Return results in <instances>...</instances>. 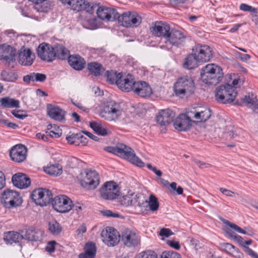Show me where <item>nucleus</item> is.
<instances>
[{
	"label": "nucleus",
	"mask_w": 258,
	"mask_h": 258,
	"mask_svg": "<svg viewBox=\"0 0 258 258\" xmlns=\"http://www.w3.org/2000/svg\"><path fill=\"white\" fill-rule=\"evenodd\" d=\"M69 3L72 10L77 12L85 11L90 14H93L97 8L96 4H90L85 0H72Z\"/></svg>",
	"instance_id": "4468645a"
},
{
	"label": "nucleus",
	"mask_w": 258,
	"mask_h": 258,
	"mask_svg": "<svg viewBox=\"0 0 258 258\" xmlns=\"http://www.w3.org/2000/svg\"><path fill=\"white\" fill-rule=\"evenodd\" d=\"M237 95L236 88L230 84H225L218 87L216 90L215 98L218 102L223 104L233 102Z\"/></svg>",
	"instance_id": "7ed1b4c3"
},
{
	"label": "nucleus",
	"mask_w": 258,
	"mask_h": 258,
	"mask_svg": "<svg viewBox=\"0 0 258 258\" xmlns=\"http://www.w3.org/2000/svg\"><path fill=\"white\" fill-rule=\"evenodd\" d=\"M225 79L227 81L226 84H230L232 87L236 89L240 80L238 76L235 74H228L225 76Z\"/></svg>",
	"instance_id": "de8ad7c7"
},
{
	"label": "nucleus",
	"mask_w": 258,
	"mask_h": 258,
	"mask_svg": "<svg viewBox=\"0 0 258 258\" xmlns=\"http://www.w3.org/2000/svg\"><path fill=\"white\" fill-rule=\"evenodd\" d=\"M142 194L140 193H127L126 195L120 197V204L125 207L133 206L135 209H139Z\"/></svg>",
	"instance_id": "dca6fc26"
},
{
	"label": "nucleus",
	"mask_w": 258,
	"mask_h": 258,
	"mask_svg": "<svg viewBox=\"0 0 258 258\" xmlns=\"http://www.w3.org/2000/svg\"><path fill=\"white\" fill-rule=\"evenodd\" d=\"M194 161L201 168H208L212 166V165L209 163L202 162L197 159H194Z\"/></svg>",
	"instance_id": "680f3d73"
},
{
	"label": "nucleus",
	"mask_w": 258,
	"mask_h": 258,
	"mask_svg": "<svg viewBox=\"0 0 258 258\" xmlns=\"http://www.w3.org/2000/svg\"><path fill=\"white\" fill-rule=\"evenodd\" d=\"M78 136V134H73L67 137L66 139L70 144H75L77 145V143H78L77 141Z\"/></svg>",
	"instance_id": "4d7b16f0"
},
{
	"label": "nucleus",
	"mask_w": 258,
	"mask_h": 258,
	"mask_svg": "<svg viewBox=\"0 0 258 258\" xmlns=\"http://www.w3.org/2000/svg\"><path fill=\"white\" fill-rule=\"evenodd\" d=\"M23 239V235L15 231H9L6 233L4 236V240L7 244H12L20 242Z\"/></svg>",
	"instance_id": "c9c22d12"
},
{
	"label": "nucleus",
	"mask_w": 258,
	"mask_h": 258,
	"mask_svg": "<svg viewBox=\"0 0 258 258\" xmlns=\"http://www.w3.org/2000/svg\"><path fill=\"white\" fill-rule=\"evenodd\" d=\"M256 100V97L254 96L253 94H251V96L249 94L248 96L246 95L244 98H242L241 102H238L237 101L235 102V104L238 105H242V103L245 104L246 105L251 107L255 103V100Z\"/></svg>",
	"instance_id": "49530a36"
},
{
	"label": "nucleus",
	"mask_w": 258,
	"mask_h": 258,
	"mask_svg": "<svg viewBox=\"0 0 258 258\" xmlns=\"http://www.w3.org/2000/svg\"><path fill=\"white\" fill-rule=\"evenodd\" d=\"M37 53L41 59L48 62L52 61L55 59L53 46L45 43H42L38 46Z\"/></svg>",
	"instance_id": "a211bd4d"
},
{
	"label": "nucleus",
	"mask_w": 258,
	"mask_h": 258,
	"mask_svg": "<svg viewBox=\"0 0 258 258\" xmlns=\"http://www.w3.org/2000/svg\"><path fill=\"white\" fill-rule=\"evenodd\" d=\"M239 9L240 10L244 12H250L255 14L257 13V9L245 4H241L240 5Z\"/></svg>",
	"instance_id": "3c124183"
},
{
	"label": "nucleus",
	"mask_w": 258,
	"mask_h": 258,
	"mask_svg": "<svg viewBox=\"0 0 258 258\" xmlns=\"http://www.w3.org/2000/svg\"><path fill=\"white\" fill-rule=\"evenodd\" d=\"M166 41L172 45L180 46L183 45L185 42V36L183 33L176 29H172L166 36Z\"/></svg>",
	"instance_id": "6ab92c4d"
},
{
	"label": "nucleus",
	"mask_w": 258,
	"mask_h": 258,
	"mask_svg": "<svg viewBox=\"0 0 258 258\" xmlns=\"http://www.w3.org/2000/svg\"><path fill=\"white\" fill-rule=\"evenodd\" d=\"M198 62H200L198 60L196 55L192 51V53L185 58L183 64V68L188 70L194 69L198 67Z\"/></svg>",
	"instance_id": "e433bc0d"
},
{
	"label": "nucleus",
	"mask_w": 258,
	"mask_h": 258,
	"mask_svg": "<svg viewBox=\"0 0 258 258\" xmlns=\"http://www.w3.org/2000/svg\"><path fill=\"white\" fill-rule=\"evenodd\" d=\"M167 243L170 247H171L176 250L179 249L180 247V244L178 241H175L174 240H168L167 241Z\"/></svg>",
	"instance_id": "0e129e2a"
},
{
	"label": "nucleus",
	"mask_w": 258,
	"mask_h": 258,
	"mask_svg": "<svg viewBox=\"0 0 258 258\" xmlns=\"http://www.w3.org/2000/svg\"><path fill=\"white\" fill-rule=\"evenodd\" d=\"M46 134L47 136L58 138L61 136L62 131L57 125L49 124L47 126V131H46Z\"/></svg>",
	"instance_id": "a19ab883"
},
{
	"label": "nucleus",
	"mask_w": 258,
	"mask_h": 258,
	"mask_svg": "<svg viewBox=\"0 0 258 258\" xmlns=\"http://www.w3.org/2000/svg\"><path fill=\"white\" fill-rule=\"evenodd\" d=\"M33 82H44L46 79V76L45 74L38 73H33Z\"/></svg>",
	"instance_id": "5fc2aeb1"
},
{
	"label": "nucleus",
	"mask_w": 258,
	"mask_h": 258,
	"mask_svg": "<svg viewBox=\"0 0 258 258\" xmlns=\"http://www.w3.org/2000/svg\"><path fill=\"white\" fill-rule=\"evenodd\" d=\"M53 54H55V58L64 60L70 55V51L62 44H55L53 46Z\"/></svg>",
	"instance_id": "473e14b6"
},
{
	"label": "nucleus",
	"mask_w": 258,
	"mask_h": 258,
	"mask_svg": "<svg viewBox=\"0 0 258 258\" xmlns=\"http://www.w3.org/2000/svg\"><path fill=\"white\" fill-rule=\"evenodd\" d=\"M48 230L54 235H58L61 231L62 227L56 221H52L48 223Z\"/></svg>",
	"instance_id": "c03bdc74"
},
{
	"label": "nucleus",
	"mask_w": 258,
	"mask_h": 258,
	"mask_svg": "<svg viewBox=\"0 0 258 258\" xmlns=\"http://www.w3.org/2000/svg\"><path fill=\"white\" fill-rule=\"evenodd\" d=\"M85 252L79 254V258H94L96 254V247L92 242H88L85 246Z\"/></svg>",
	"instance_id": "f704fd0d"
},
{
	"label": "nucleus",
	"mask_w": 258,
	"mask_h": 258,
	"mask_svg": "<svg viewBox=\"0 0 258 258\" xmlns=\"http://www.w3.org/2000/svg\"><path fill=\"white\" fill-rule=\"evenodd\" d=\"M103 242L108 246H114L118 244L120 236L118 232L114 228L108 227L102 230L101 233Z\"/></svg>",
	"instance_id": "f8f14e48"
},
{
	"label": "nucleus",
	"mask_w": 258,
	"mask_h": 258,
	"mask_svg": "<svg viewBox=\"0 0 258 258\" xmlns=\"http://www.w3.org/2000/svg\"><path fill=\"white\" fill-rule=\"evenodd\" d=\"M122 113V109L119 104L114 101L107 102L103 110L100 112V116L108 121L116 120Z\"/></svg>",
	"instance_id": "423d86ee"
},
{
	"label": "nucleus",
	"mask_w": 258,
	"mask_h": 258,
	"mask_svg": "<svg viewBox=\"0 0 258 258\" xmlns=\"http://www.w3.org/2000/svg\"><path fill=\"white\" fill-rule=\"evenodd\" d=\"M48 115L52 119L61 121L64 119L65 112L61 108L52 104H48L47 106Z\"/></svg>",
	"instance_id": "7c9ffc66"
},
{
	"label": "nucleus",
	"mask_w": 258,
	"mask_h": 258,
	"mask_svg": "<svg viewBox=\"0 0 258 258\" xmlns=\"http://www.w3.org/2000/svg\"><path fill=\"white\" fill-rule=\"evenodd\" d=\"M84 207L82 204L77 203L76 204H73L72 209L74 211H76L78 214H79Z\"/></svg>",
	"instance_id": "e2e57ef3"
},
{
	"label": "nucleus",
	"mask_w": 258,
	"mask_h": 258,
	"mask_svg": "<svg viewBox=\"0 0 258 258\" xmlns=\"http://www.w3.org/2000/svg\"><path fill=\"white\" fill-rule=\"evenodd\" d=\"M159 234L160 236L168 237L169 236L173 235V233L170 229L163 228L160 230Z\"/></svg>",
	"instance_id": "052dcab7"
},
{
	"label": "nucleus",
	"mask_w": 258,
	"mask_h": 258,
	"mask_svg": "<svg viewBox=\"0 0 258 258\" xmlns=\"http://www.w3.org/2000/svg\"><path fill=\"white\" fill-rule=\"evenodd\" d=\"M51 202L54 210L58 212L66 213L72 209V201L65 195L55 196Z\"/></svg>",
	"instance_id": "1a4fd4ad"
},
{
	"label": "nucleus",
	"mask_w": 258,
	"mask_h": 258,
	"mask_svg": "<svg viewBox=\"0 0 258 258\" xmlns=\"http://www.w3.org/2000/svg\"><path fill=\"white\" fill-rule=\"evenodd\" d=\"M190 114H180L173 122L174 128L179 131H186L189 130L194 122L190 118Z\"/></svg>",
	"instance_id": "2eb2a0df"
},
{
	"label": "nucleus",
	"mask_w": 258,
	"mask_h": 258,
	"mask_svg": "<svg viewBox=\"0 0 258 258\" xmlns=\"http://www.w3.org/2000/svg\"><path fill=\"white\" fill-rule=\"evenodd\" d=\"M12 182L14 186L20 189L27 188L31 183L29 177L26 174L21 172L17 173L13 175Z\"/></svg>",
	"instance_id": "a878e982"
},
{
	"label": "nucleus",
	"mask_w": 258,
	"mask_h": 258,
	"mask_svg": "<svg viewBox=\"0 0 258 258\" xmlns=\"http://www.w3.org/2000/svg\"><path fill=\"white\" fill-rule=\"evenodd\" d=\"M87 69L92 74L96 77L101 75L105 71L101 64L95 61L88 63Z\"/></svg>",
	"instance_id": "4c0bfd02"
},
{
	"label": "nucleus",
	"mask_w": 258,
	"mask_h": 258,
	"mask_svg": "<svg viewBox=\"0 0 258 258\" xmlns=\"http://www.w3.org/2000/svg\"><path fill=\"white\" fill-rule=\"evenodd\" d=\"M219 190L223 195L227 197H232L233 195L234 194V192L232 191L223 187L220 188Z\"/></svg>",
	"instance_id": "774afa93"
},
{
	"label": "nucleus",
	"mask_w": 258,
	"mask_h": 258,
	"mask_svg": "<svg viewBox=\"0 0 258 258\" xmlns=\"http://www.w3.org/2000/svg\"><path fill=\"white\" fill-rule=\"evenodd\" d=\"M160 258H181L180 254L172 250H166L162 253Z\"/></svg>",
	"instance_id": "8fccbe9b"
},
{
	"label": "nucleus",
	"mask_w": 258,
	"mask_h": 258,
	"mask_svg": "<svg viewBox=\"0 0 258 258\" xmlns=\"http://www.w3.org/2000/svg\"><path fill=\"white\" fill-rule=\"evenodd\" d=\"M105 76L107 81L109 83L111 84H115L118 86V84L120 81L122 75L120 73L117 74L116 71L111 70L107 71L105 73Z\"/></svg>",
	"instance_id": "ea45409f"
},
{
	"label": "nucleus",
	"mask_w": 258,
	"mask_h": 258,
	"mask_svg": "<svg viewBox=\"0 0 258 258\" xmlns=\"http://www.w3.org/2000/svg\"><path fill=\"white\" fill-rule=\"evenodd\" d=\"M245 252L252 258H258V254L248 247L245 248Z\"/></svg>",
	"instance_id": "69168bd1"
},
{
	"label": "nucleus",
	"mask_w": 258,
	"mask_h": 258,
	"mask_svg": "<svg viewBox=\"0 0 258 258\" xmlns=\"http://www.w3.org/2000/svg\"><path fill=\"white\" fill-rule=\"evenodd\" d=\"M44 171L51 175L58 176L62 173V166L59 164H51L46 167Z\"/></svg>",
	"instance_id": "79ce46f5"
},
{
	"label": "nucleus",
	"mask_w": 258,
	"mask_h": 258,
	"mask_svg": "<svg viewBox=\"0 0 258 258\" xmlns=\"http://www.w3.org/2000/svg\"><path fill=\"white\" fill-rule=\"evenodd\" d=\"M1 106L3 108H19L20 102L18 100L5 97L0 99Z\"/></svg>",
	"instance_id": "58836bf2"
},
{
	"label": "nucleus",
	"mask_w": 258,
	"mask_h": 258,
	"mask_svg": "<svg viewBox=\"0 0 258 258\" xmlns=\"http://www.w3.org/2000/svg\"><path fill=\"white\" fill-rule=\"evenodd\" d=\"M159 203L157 198L153 195L149 197V200H146L142 194V199L140 200L139 210L140 212H144L148 210L155 212L159 208Z\"/></svg>",
	"instance_id": "f3484780"
},
{
	"label": "nucleus",
	"mask_w": 258,
	"mask_h": 258,
	"mask_svg": "<svg viewBox=\"0 0 258 258\" xmlns=\"http://www.w3.org/2000/svg\"><path fill=\"white\" fill-rule=\"evenodd\" d=\"M195 86L193 80L188 76L178 79L174 86V91L177 96L190 95L195 91Z\"/></svg>",
	"instance_id": "20e7f679"
},
{
	"label": "nucleus",
	"mask_w": 258,
	"mask_h": 258,
	"mask_svg": "<svg viewBox=\"0 0 258 258\" xmlns=\"http://www.w3.org/2000/svg\"><path fill=\"white\" fill-rule=\"evenodd\" d=\"M67 59L69 65L75 70L81 71L86 66L85 60L78 54L70 55Z\"/></svg>",
	"instance_id": "c756f323"
},
{
	"label": "nucleus",
	"mask_w": 258,
	"mask_h": 258,
	"mask_svg": "<svg viewBox=\"0 0 258 258\" xmlns=\"http://www.w3.org/2000/svg\"><path fill=\"white\" fill-rule=\"evenodd\" d=\"M27 148L22 144L14 146L11 150L10 156L13 161L20 163L23 161L26 157Z\"/></svg>",
	"instance_id": "b1692460"
},
{
	"label": "nucleus",
	"mask_w": 258,
	"mask_h": 258,
	"mask_svg": "<svg viewBox=\"0 0 258 258\" xmlns=\"http://www.w3.org/2000/svg\"><path fill=\"white\" fill-rule=\"evenodd\" d=\"M1 77L3 81L6 82H15L18 79L17 74L3 71L1 73Z\"/></svg>",
	"instance_id": "a18cd8bd"
},
{
	"label": "nucleus",
	"mask_w": 258,
	"mask_h": 258,
	"mask_svg": "<svg viewBox=\"0 0 258 258\" xmlns=\"http://www.w3.org/2000/svg\"><path fill=\"white\" fill-rule=\"evenodd\" d=\"M190 116L195 118L197 122H203L208 120L211 116V110L209 108L205 107H200L194 108L188 112Z\"/></svg>",
	"instance_id": "5701e85b"
},
{
	"label": "nucleus",
	"mask_w": 258,
	"mask_h": 258,
	"mask_svg": "<svg viewBox=\"0 0 258 258\" xmlns=\"http://www.w3.org/2000/svg\"><path fill=\"white\" fill-rule=\"evenodd\" d=\"M137 256L138 258H158L157 253L151 250L142 251Z\"/></svg>",
	"instance_id": "09e8293b"
},
{
	"label": "nucleus",
	"mask_w": 258,
	"mask_h": 258,
	"mask_svg": "<svg viewBox=\"0 0 258 258\" xmlns=\"http://www.w3.org/2000/svg\"><path fill=\"white\" fill-rule=\"evenodd\" d=\"M97 14L98 18L102 20L113 21L116 20L117 12L115 9L97 6Z\"/></svg>",
	"instance_id": "aec40b11"
},
{
	"label": "nucleus",
	"mask_w": 258,
	"mask_h": 258,
	"mask_svg": "<svg viewBox=\"0 0 258 258\" xmlns=\"http://www.w3.org/2000/svg\"><path fill=\"white\" fill-rule=\"evenodd\" d=\"M16 50L9 45L0 46V59L10 63L15 60Z\"/></svg>",
	"instance_id": "c85d7f7f"
},
{
	"label": "nucleus",
	"mask_w": 258,
	"mask_h": 258,
	"mask_svg": "<svg viewBox=\"0 0 258 258\" xmlns=\"http://www.w3.org/2000/svg\"><path fill=\"white\" fill-rule=\"evenodd\" d=\"M192 51L200 62L208 61L212 57V50L207 45L197 44L192 48Z\"/></svg>",
	"instance_id": "ddd939ff"
},
{
	"label": "nucleus",
	"mask_w": 258,
	"mask_h": 258,
	"mask_svg": "<svg viewBox=\"0 0 258 258\" xmlns=\"http://www.w3.org/2000/svg\"><path fill=\"white\" fill-rule=\"evenodd\" d=\"M223 248L228 253H232L235 250V247L229 243H224L222 245Z\"/></svg>",
	"instance_id": "6e6d98bb"
},
{
	"label": "nucleus",
	"mask_w": 258,
	"mask_h": 258,
	"mask_svg": "<svg viewBox=\"0 0 258 258\" xmlns=\"http://www.w3.org/2000/svg\"><path fill=\"white\" fill-rule=\"evenodd\" d=\"M151 32L157 37H162L165 39L166 35L168 34L171 30L169 25L162 21L155 22L153 26L151 28Z\"/></svg>",
	"instance_id": "412c9836"
},
{
	"label": "nucleus",
	"mask_w": 258,
	"mask_h": 258,
	"mask_svg": "<svg viewBox=\"0 0 258 258\" xmlns=\"http://www.w3.org/2000/svg\"><path fill=\"white\" fill-rule=\"evenodd\" d=\"M19 62L24 66H30L35 59V55L30 49L24 50L19 53Z\"/></svg>",
	"instance_id": "2f4dec72"
},
{
	"label": "nucleus",
	"mask_w": 258,
	"mask_h": 258,
	"mask_svg": "<svg viewBox=\"0 0 258 258\" xmlns=\"http://www.w3.org/2000/svg\"><path fill=\"white\" fill-rule=\"evenodd\" d=\"M43 232L40 229L30 227L25 229L23 239L31 241H40L42 239Z\"/></svg>",
	"instance_id": "cd10ccee"
},
{
	"label": "nucleus",
	"mask_w": 258,
	"mask_h": 258,
	"mask_svg": "<svg viewBox=\"0 0 258 258\" xmlns=\"http://www.w3.org/2000/svg\"><path fill=\"white\" fill-rule=\"evenodd\" d=\"M134 92L142 97L150 96L152 94V90L149 85L144 81H138L134 84Z\"/></svg>",
	"instance_id": "bb28decb"
},
{
	"label": "nucleus",
	"mask_w": 258,
	"mask_h": 258,
	"mask_svg": "<svg viewBox=\"0 0 258 258\" xmlns=\"http://www.w3.org/2000/svg\"><path fill=\"white\" fill-rule=\"evenodd\" d=\"M223 77L222 69L213 63L206 65L201 71V79L206 84L216 85L222 80Z\"/></svg>",
	"instance_id": "f03ea898"
},
{
	"label": "nucleus",
	"mask_w": 258,
	"mask_h": 258,
	"mask_svg": "<svg viewBox=\"0 0 258 258\" xmlns=\"http://www.w3.org/2000/svg\"><path fill=\"white\" fill-rule=\"evenodd\" d=\"M104 150L107 152L122 157L137 166L142 167L145 165L144 163L136 155L134 151L124 144H120L117 147H106Z\"/></svg>",
	"instance_id": "f257e3e1"
},
{
	"label": "nucleus",
	"mask_w": 258,
	"mask_h": 258,
	"mask_svg": "<svg viewBox=\"0 0 258 258\" xmlns=\"http://www.w3.org/2000/svg\"><path fill=\"white\" fill-rule=\"evenodd\" d=\"M116 19L118 23L125 27H137L142 22L141 17L136 12L127 11L119 15L117 12Z\"/></svg>",
	"instance_id": "39448f33"
},
{
	"label": "nucleus",
	"mask_w": 258,
	"mask_h": 258,
	"mask_svg": "<svg viewBox=\"0 0 258 258\" xmlns=\"http://www.w3.org/2000/svg\"><path fill=\"white\" fill-rule=\"evenodd\" d=\"M132 76L130 75L126 78H121V80L118 84V87L122 91L125 92H129L130 91H134V84L136 82L134 81L131 78Z\"/></svg>",
	"instance_id": "72a5a7b5"
},
{
	"label": "nucleus",
	"mask_w": 258,
	"mask_h": 258,
	"mask_svg": "<svg viewBox=\"0 0 258 258\" xmlns=\"http://www.w3.org/2000/svg\"><path fill=\"white\" fill-rule=\"evenodd\" d=\"M101 197L107 200H112L119 195V187L113 181L106 182L100 189Z\"/></svg>",
	"instance_id": "9b49d317"
},
{
	"label": "nucleus",
	"mask_w": 258,
	"mask_h": 258,
	"mask_svg": "<svg viewBox=\"0 0 258 258\" xmlns=\"http://www.w3.org/2000/svg\"><path fill=\"white\" fill-rule=\"evenodd\" d=\"M1 200L3 206L9 209L18 207L22 203L19 192L11 189L5 190L2 194Z\"/></svg>",
	"instance_id": "6e6552de"
},
{
	"label": "nucleus",
	"mask_w": 258,
	"mask_h": 258,
	"mask_svg": "<svg viewBox=\"0 0 258 258\" xmlns=\"http://www.w3.org/2000/svg\"><path fill=\"white\" fill-rule=\"evenodd\" d=\"M101 213L103 216L108 218H119L121 217L118 213H114L108 210L101 211Z\"/></svg>",
	"instance_id": "864d4df0"
},
{
	"label": "nucleus",
	"mask_w": 258,
	"mask_h": 258,
	"mask_svg": "<svg viewBox=\"0 0 258 258\" xmlns=\"http://www.w3.org/2000/svg\"><path fill=\"white\" fill-rule=\"evenodd\" d=\"M121 240L128 247L135 246L139 243V238L136 232L129 229H124L121 233Z\"/></svg>",
	"instance_id": "4be33fe9"
},
{
	"label": "nucleus",
	"mask_w": 258,
	"mask_h": 258,
	"mask_svg": "<svg viewBox=\"0 0 258 258\" xmlns=\"http://www.w3.org/2000/svg\"><path fill=\"white\" fill-rule=\"evenodd\" d=\"M57 244V243L55 241H49L45 247V249L47 251L52 253L55 250V246Z\"/></svg>",
	"instance_id": "bf43d9fd"
},
{
	"label": "nucleus",
	"mask_w": 258,
	"mask_h": 258,
	"mask_svg": "<svg viewBox=\"0 0 258 258\" xmlns=\"http://www.w3.org/2000/svg\"><path fill=\"white\" fill-rule=\"evenodd\" d=\"M77 141L78 143H77V145L81 144L82 146H85L88 143V139L82 135L81 133L78 134Z\"/></svg>",
	"instance_id": "13d9d810"
},
{
	"label": "nucleus",
	"mask_w": 258,
	"mask_h": 258,
	"mask_svg": "<svg viewBox=\"0 0 258 258\" xmlns=\"http://www.w3.org/2000/svg\"><path fill=\"white\" fill-rule=\"evenodd\" d=\"M31 197L36 204L41 206L49 204L52 199L51 191L45 188H38L34 190Z\"/></svg>",
	"instance_id": "9d476101"
},
{
	"label": "nucleus",
	"mask_w": 258,
	"mask_h": 258,
	"mask_svg": "<svg viewBox=\"0 0 258 258\" xmlns=\"http://www.w3.org/2000/svg\"><path fill=\"white\" fill-rule=\"evenodd\" d=\"M90 126L98 135L105 136L108 134V130L101 124L96 121L90 122Z\"/></svg>",
	"instance_id": "37998d69"
},
{
	"label": "nucleus",
	"mask_w": 258,
	"mask_h": 258,
	"mask_svg": "<svg viewBox=\"0 0 258 258\" xmlns=\"http://www.w3.org/2000/svg\"><path fill=\"white\" fill-rule=\"evenodd\" d=\"M175 117V113L169 109L160 111L156 116V120L161 126H166L171 123Z\"/></svg>",
	"instance_id": "393cba45"
},
{
	"label": "nucleus",
	"mask_w": 258,
	"mask_h": 258,
	"mask_svg": "<svg viewBox=\"0 0 258 258\" xmlns=\"http://www.w3.org/2000/svg\"><path fill=\"white\" fill-rule=\"evenodd\" d=\"M80 182L86 189H94L99 183V175L95 171L85 170L80 174Z\"/></svg>",
	"instance_id": "0eeeda50"
},
{
	"label": "nucleus",
	"mask_w": 258,
	"mask_h": 258,
	"mask_svg": "<svg viewBox=\"0 0 258 258\" xmlns=\"http://www.w3.org/2000/svg\"><path fill=\"white\" fill-rule=\"evenodd\" d=\"M21 112L20 110H13L12 111V114L15 116L16 117V118H19V119H24L27 116V115H25V114H20L19 113Z\"/></svg>",
	"instance_id": "338daca9"
},
{
	"label": "nucleus",
	"mask_w": 258,
	"mask_h": 258,
	"mask_svg": "<svg viewBox=\"0 0 258 258\" xmlns=\"http://www.w3.org/2000/svg\"><path fill=\"white\" fill-rule=\"evenodd\" d=\"M224 223L226 224L228 226H229L230 228L233 229L234 230H235V231H236L237 232H238L240 233H242V234H244V233H246V231L242 229L240 227L238 226L237 225H236L234 223H231L228 221H227V220H225L224 221Z\"/></svg>",
	"instance_id": "603ef678"
}]
</instances>
